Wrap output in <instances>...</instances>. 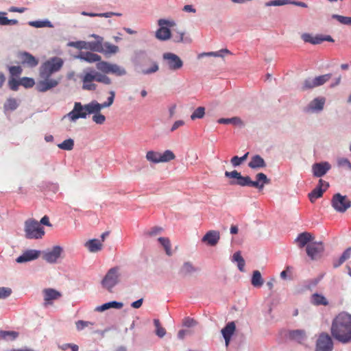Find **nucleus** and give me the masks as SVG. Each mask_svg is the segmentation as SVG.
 <instances>
[{
    "label": "nucleus",
    "instance_id": "nucleus-18",
    "mask_svg": "<svg viewBox=\"0 0 351 351\" xmlns=\"http://www.w3.org/2000/svg\"><path fill=\"white\" fill-rule=\"evenodd\" d=\"M331 168L328 162L315 163L312 166L313 176L317 178L324 176Z\"/></svg>",
    "mask_w": 351,
    "mask_h": 351
},
{
    "label": "nucleus",
    "instance_id": "nucleus-33",
    "mask_svg": "<svg viewBox=\"0 0 351 351\" xmlns=\"http://www.w3.org/2000/svg\"><path fill=\"white\" fill-rule=\"evenodd\" d=\"M158 241L160 243V245L164 247L167 255L169 256H171V244L169 239L167 237H159L158 239Z\"/></svg>",
    "mask_w": 351,
    "mask_h": 351
},
{
    "label": "nucleus",
    "instance_id": "nucleus-2",
    "mask_svg": "<svg viewBox=\"0 0 351 351\" xmlns=\"http://www.w3.org/2000/svg\"><path fill=\"white\" fill-rule=\"evenodd\" d=\"M330 332L332 336L342 343L351 341V315L346 313L338 314L332 320Z\"/></svg>",
    "mask_w": 351,
    "mask_h": 351
},
{
    "label": "nucleus",
    "instance_id": "nucleus-23",
    "mask_svg": "<svg viewBox=\"0 0 351 351\" xmlns=\"http://www.w3.org/2000/svg\"><path fill=\"white\" fill-rule=\"evenodd\" d=\"M314 237L311 233L304 232L298 234L295 239V242L297 243L299 247L302 248L309 242L312 241Z\"/></svg>",
    "mask_w": 351,
    "mask_h": 351
},
{
    "label": "nucleus",
    "instance_id": "nucleus-26",
    "mask_svg": "<svg viewBox=\"0 0 351 351\" xmlns=\"http://www.w3.org/2000/svg\"><path fill=\"white\" fill-rule=\"evenodd\" d=\"M85 246L88 249L90 252H97L101 250L102 243L98 239H94L88 241L85 243Z\"/></svg>",
    "mask_w": 351,
    "mask_h": 351
},
{
    "label": "nucleus",
    "instance_id": "nucleus-54",
    "mask_svg": "<svg viewBox=\"0 0 351 351\" xmlns=\"http://www.w3.org/2000/svg\"><path fill=\"white\" fill-rule=\"evenodd\" d=\"M76 328L78 330H82L86 327H88L89 326H93V324L90 322H86L83 320H79L75 323Z\"/></svg>",
    "mask_w": 351,
    "mask_h": 351
},
{
    "label": "nucleus",
    "instance_id": "nucleus-25",
    "mask_svg": "<svg viewBox=\"0 0 351 351\" xmlns=\"http://www.w3.org/2000/svg\"><path fill=\"white\" fill-rule=\"evenodd\" d=\"M249 167L253 169L263 168L266 167L264 159L259 155H254L252 157L251 160L248 163Z\"/></svg>",
    "mask_w": 351,
    "mask_h": 351
},
{
    "label": "nucleus",
    "instance_id": "nucleus-44",
    "mask_svg": "<svg viewBox=\"0 0 351 351\" xmlns=\"http://www.w3.org/2000/svg\"><path fill=\"white\" fill-rule=\"evenodd\" d=\"M222 53H230V51L228 49H221L218 51H212V52H208V53H202L199 55V58L203 57V56H215V57H223Z\"/></svg>",
    "mask_w": 351,
    "mask_h": 351
},
{
    "label": "nucleus",
    "instance_id": "nucleus-57",
    "mask_svg": "<svg viewBox=\"0 0 351 351\" xmlns=\"http://www.w3.org/2000/svg\"><path fill=\"white\" fill-rule=\"evenodd\" d=\"M162 231H163L162 228L155 226V227L152 228L150 229V230H149V232H147V234L151 237L156 236V235L160 234V232H162Z\"/></svg>",
    "mask_w": 351,
    "mask_h": 351
},
{
    "label": "nucleus",
    "instance_id": "nucleus-62",
    "mask_svg": "<svg viewBox=\"0 0 351 351\" xmlns=\"http://www.w3.org/2000/svg\"><path fill=\"white\" fill-rule=\"evenodd\" d=\"M231 163L234 167L239 166L243 162L241 161V157L235 156L232 158Z\"/></svg>",
    "mask_w": 351,
    "mask_h": 351
},
{
    "label": "nucleus",
    "instance_id": "nucleus-51",
    "mask_svg": "<svg viewBox=\"0 0 351 351\" xmlns=\"http://www.w3.org/2000/svg\"><path fill=\"white\" fill-rule=\"evenodd\" d=\"M35 82L33 78L24 77L21 79V85L25 88H32Z\"/></svg>",
    "mask_w": 351,
    "mask_h": 351
},
{
    "label": "nucleus",
    "instance_id": "nucleus-32",
    "mask_svg": "<svg viewBox=\"0 0 351 351\" xmlns=\"http://www.w3.org/2000/svg\"><path fill=\"white\" fill-rule=\"evenodd\" d=\"M325 104V99L323 97L314 99L309 104V108L313 110H322Z\"/></svg>",
    "mask_w": 351,
    "mask_h": 351
},
{
    "label": "nucleus",
    "instance_id": "nucleus-58",
    "mask_svg": "<svg viewBox=\"0 0 351 351\" xmlns=\"http://www.w3.org/2000/svg\"><path fill=\"white\" fill-rule=\"evenodd\" d=\"M287 3V0H274V1L267 2L266 3V5L267 6H271V5L279 6V5H285Z\"/></svg>",
    "mask_w": 351,
    "mask_h": 351
},
{
    "label": "nucleus",
    "instance_id": "nucleus-19",
    "mask_svg": "<svg viewBox=\"0 0 351 351\" xmlns=\"http://www.w3.org/2000/svg\"><path fill=\"white\" fill-rule=\"evenodd\" d=\"M40 255V251L36 250H28L23 253L22 255L19 256L16 261L18 263H23L25 262L34 261L39 257Z\"/></svg>",
    "mask_w": 351,
    "mask_h": 351
},
{
    "label": "nucleus",
    "instance_id": "nucleus-9",
    "mask_svg": "<svg viewBox=\"0 0 351 351\" xmlns=\"http://www.w3.org/2000/svg\"><path fill=\"white\" fill-rule=\"evenodd\" d=\"M158 24L160 28L156 32V37L160 40H167L171 37V31L168 27L175 25V22L166 19H159Z\"/></svg>",
    "mask_w": 351,
    "mask_h": 351
},
{
    "label": "nucleus",
    "instance_id": "nucleus-49",
    "mask_svg": "<svg viewBox=\"0 0 351 351\" xmlns=\"http://www.w3.org/2000/svg\"><path fill=\"white\" fill-rule=\"evenodd\" d=\"M23 69L19 66H12L9 67L10 77H19L22 73Z\"/></svg>",
    "mask_w": 351,
    "mask_h": 351
},
{
    "label": "nucleus",
    "instance_id": "nucleus-6",
    "mask_svg": "<svg viewBox=\"0 0 351 351\" xmlns=\"http://www.w3.org/2000/svg\"><path fill=\"white\" fill-rule=\"evenodd\" d=\"M256 179V181H252L249 176H242L240 175L238 180L231 182L230 184H237L241 186H252L261 190L263 189L265 184H267L270 182V180L268 179L267 176L263 173H257Z\"/></svg>",
    "mask_w": 351,
    "mask_h": 351
},
{
    "label": "nucleus",
    "instance_id": "nucleus-34",
    "mask_svg": "<svg viewBox=\"0 0 351 351\" xmlns=\"http://www.w3.org/2000/svg\"><path fill=\"white\" fill-rule=\"evenodd\" d=\"M324 190L320 189V187H315L311 193H308V196L311 203H314L316 199L323 196Z\"/></svg>",
    "mask_w": 351,
    "mask_h": 351
},
{
    "label": "nucleus",
    "instance_id": "nucleus-50",
    "mask_svg": "<svg viewBox=\"0 0 351 351\" xmlns=\"http://www.w3.org/2000/svg\"><path fill=\"white\" fill-rule=\"evenodd\" d=\"M21 85V80H18L15 77H10L8 80L9 88L14 91H16L19 89V86Z\"/></svg>",
    "mask_w": 351,
    "mask_h": 351
},
{
    "label": "nucleus",
    "instance_id": "nucleus-52",
    "mask_svg": "<svg viewBox=\"0 0 351 351\" xmlns=\"http://www.w3.org/2000/svg\"><path fill=\"white\" fill-rule=\"evenodd\" d=\"M332 19H337L340 23L344 25H351V17L343 16L339 14H333Z\"/></svg>",
    "mask_w": 351,
    "mask_h": 351
},
{
    "label": "nucleus",
    "instance_id": "nucleus-20",
    "mask_svg": "<svg viewBox=\"0 0 351 351\" xmlns=\"http://www.w3.org/2000/svg\"><path fill=\"white\" fill-rule=\"evenodd\" d=\"M219 239L220 234L218 231L210 230L203 237L202 241L210 246H214L218 243Z\"/></svg>",
    "mask_w": 351,
    "mask_h": 351
},
{
    "label": "nucleus",
    "instance_id": "nucleus-8",
    "mask_svg": "<svg viewBox=\"0 0 351 351\" xmlns=\"http://www.w3.org/2000/svg\"><path fill=\"white\" fill-rule=\"evenodd\" d=\"M146 159L154 163L167 162L175 159L176 156L171 150H165L162 154L154 151H148L145 156Z\"/></svg>",
    "mask_w": 351,
    "mask_h": 351
},
{
    "label": "nucleus",
    "instance_id": "nucleus-29",
    "mask_svg": "<svg viewBox=\"0 0 351 351\" xmlns=\"http://www.w3.org/2000/svg\"><path fill=\"white\" fill-rule=\"evenodd\" d=\"M217 122L220 124H233L235 125H243V121L237 117H234L232 118H221L218 119Z\"/></svg>",
    "mask_w": 351,
    "mask_h": 351
},
{
    "label": "nucleus",
    "instance_id": "nucleus-4",
    "mask_svg": "<svg viewBox=\"0 0 351 351\" xmlns=\"http://www.w3.org/2000/svg\"><path fill=\"white\" fill-rule=\"evenodd\" d=\"M107 74L108 73H103L100 71L97 72L95 70L85 71L82 77V88L86 90H95L97 89V84L93 83L94 81L106 85L110 84L112 80L107 76Z\"/></svg>",
    "mask_w": 351,
    "mask_h": 351
},
{
    "label": "nucleus",
    "instance_id": "nucleus-16",
    "mask_svg": "<svg viewBox=\"0 0 351 351\" xmlns=\"http://www.w3.org/2000/svg\"><path fill=\"white\" fill-rule=\"evenodd\" d=\"M324 250V248L322 243L315 242L307 245L306 253L312 260H314L321 256Z\"/></svg>",
    "mask_w": 351,
    "mask_h": 351
},
{
    "label": "nucleus",
    "instance_id": "nucleus-3",
    "mask_svg": "<svg viewBox=\"0 0 351 351\" xmlns=\"http://www.w3.org/2000/svg\"><path fill=\"white\" fill-rule=\"evenodd\" d=\"M77 58L88 63L97 62L96 68L103 73H111L117 76H122L126 74L124 68L117 64H112L101 60V57L90 51H82L77 56Z\"/></svg>",
    "mask_w": 351,
    "mask_h": 351
},
{
    "label": "nucleus",
    "instance_id": "nucleus-42",
    "mask_svg": "<svg viewBox=\"0 0 351 351\" xmlns=\"http://www.w3.org/2000/svg\"><path fill=\"white\" fill-rule=\"evenodd\" d=\"M5 12H0V15H5ZM18 21L16 19H8L6 16H0V25H16Z\"/></svg>",
    "mask_w": 351,
    "mask_h": 351
},
{
    "label": "nucleus",
    "instance_id": "nucleus-5",
    "mask_svg": "<svg viewBox=\"0 0 351 351\" xmlns=\"http://www.w3.org/2000/svg\"><path fill=\"white\" fill-rule=\"evenodd\" d=\"M85 105L80 102H75L72 111L67 114V117L71 121H75L80 118L85 119L88 114H93V121L97 124H103L106 121V117L100 113V111L88 112L85 110Z\"/></svg>",
    "mask_w": 351,
    "mask_h": 351
},
{
    "label": "nucleus",
    "instance_id": "nucleus-43",
    "mask_svg": "<svg viewBox=\"0 0 351 351\" xmlns=\"http://www.w3.org/2000/svg\"><path fill=\"white\" fill-rule=\"evenodd\" d=\"M154 324L156 327V334L159 337H163L166 334V330L161 326L160 321L158 319H155L154 320Z\"/></svg>",
    "mask_w": 351,
    "mask_h": 351
},
{
    "label": "nucleus",
    "instance_id": "nucleus-61",
    "mask_svg": "<svg viewBox=\"0 0 351 351\" xmlns=\"http://www.w3.org/2000/svg\"><path fill=\"white\" fill-rule=\"evenodd\" d=\"M316 187H320L321 189L324 190L326 191L329 187V183L326 181L320 179L319 180L318 185Z\"/></svg>",
    "mask_w": 351,
    "mask_h": 351
},
{
    "label": "nucleus",
    "instance_id": "nucleus-12",
    "mask_svg": "<svg viewBox=\"0 0 351 351\" xmlns=\"http://www.w3.org/2000/svg\"><path fill=\"white\" fill-rule=\"evenodd\" d=\"M110 96L108 97L106 101L99 104L97 101H92L91 102L85 105V110L88 112H94L97 111H101L102 108H105L110 106L114 99L115 93L113 90L110 91Z\"/></svg>",
    "mask_w": 351,
    "mask_h": 351
},
{
    "label": "nucleus",
    "instance_id": "nucleus-53",
    "mask_svg": "<svg viewBox=\"0 0 351 351\" xmlns=\"http://www.w3.org/2000/svg\"><path fill=\"white\" fill-rule=\"evenodd\" d=\"M159 69L158 64L156 62H152V66L149 69H143L142 71V73L145 75H148L151 73H156Z\"/></svg>",
    "mask_w": 351,
    "mask_h": 351
},
{
    "label": "nucleus",
    "instance_id": "nucleus-28",
    "mask_svg": "<svg viewBox=\"0 0 351 351\" xmlns=\"http://www.w3.org/2000/svg\"><path fill=\"white\" fill-rule=\"evenodd\" d=\"M118 51H119L118 46L106 42V43H104V45L102 44V51L100 53H104L106 55H108V54H115Z\"/></svg>",
    "mask_w": 351,
    "mask_h": 351
},
{
    "label": "nucleus",
    "instance_id": "nucleus-7",
    "mask_svg": "<svg viewBox=\"0 0 351 351\" xmlns=\"http://www.w3.org/2000/svg\"><path fill=\"white\" fill-rule=\"evenodd\" d=\"M25 237L27 239H38L45 234L44 228L35 219H28L25 222Z\"/></svg>",
    "mask_w": 351,
    "mask_h": 351
},
{
    "label": "nucleus",
    "instance_id": "nucleus-40",
    "mask_svg": "<svg viewBox=\"0 0 351 351\" xmlns=\"http://www.w3.org/2000/svg\"><path fill=\"white\" fill-rule=\"evenodd\" d=\"M74 146V141L71 138L64 140L62 143L58 145V147L63 150H72Z\"/></svg>",
    "mask_w": 351,
    "mask_h": 351
},
{
    "label": "nucleus",
    "instance_id": "nucleus-47",
    "mask_svg": "<svg viewBox=\"0 0 351 351\" xmlns=\"http://www.w3.org/2000/svg\"><path fill=\"white\" fill-rule=\"evenodd\" d=\"M205 114V108L204 107H198L191 115V119L195 120L196 119H202Z\"/></svg>",
    "mask_w": 351,
    "mask_h": 351
},
{
    "label": "nucleus",
    "instance_id": "nucleus-30",
    "mask_svg": "<svg viewBox=\"0 0 351 351\" xmlns=\"http://www.w3.org/2000/svg\"><path fill=\"white\" fill-rule=\"evenodd\" d=\"M263 279L259 271L255 270L253 271L251 283L254 287H261L263 285Z\"/></svg>",
    "mask_w": 351,
    "mask_h": 351
},
{
    "label": "nucleus",
    "instance_id": "nucleus-41",
    "mask_svg": "<svg viewBox=\"0 0 351 351\" xmlns=\"http://www.w3.org/2000/svg\"><path fill=\"white\" fill-rule=\"evenodd\" d=\"M315 87H317V85L315 84L314 78H308L304 81L300 89L304 91L308 89H312Z\"/></svg>",
    "mask_w": 351,
    "mask_h": 351
},
{
    "label": "nucleus",
    "instance_id": "nucleus-64",
    "mask_svg": "<svg viewBox=\"0 0 351 351\" xmlns=\"http://www.w3.org/2000/svg\"><path fill=\"white\" fill-rule=\"evenodd\" d=\"M302 38L304 42L311 43L313 36L310 34H304L302 36Z\"/></svg>",
    "mask_w": 351,
    "mask_h": 351
},
{
    "label": "nucleus",
    "instance_id": "nucleus-15",
    "mask_svg": "<svg viewBox=\"0 0 351 351\" xmlns=\"http://www.w3.org/2000/svg\"><path fill=\"white\" fill-rule=\"evenodd\" d=\"M43 293L44 297V305L45 306L52 305L53 300H57L62 297L60 292L52 288L43 289Z\"/></svg>",
    "mask_w": 351,
    "mask_h": 351
},
{
    "label": "nucleus",
    "instance_id": "nucleus-31",
    "mask_svg": "<svg viewBox=\"0 0 351 351\" xmlns=\"http://www.w3.org/2000/svg\"><path fill=\"white\" fill-rule=\"evenodd\" d=\"M289 337L291 339L302 343L306 339L305 332L301 330H293L289 332Z\"/></svg>",
    "mask_w": 351,
    "mask_h": 351
},
{
    "label": "nucleus",
    "instance_id": "nucleus-45",
    "mask_svg": "<svg viewBox=\"0 0 351 351\" xmlns=\"http://www.w3.org/2000/svg\"><path fill=\"white\" fill-rule=\"evenodd\" d=\"M29 25L40 28V27H51L52 25L50 21H31L29 23Z\"/></svg>",
    "mask_w": 351,
    "mask_h": 351
},
{
    "label": "nucleus",
    "instance_id": "nucleus-37",
    "mask_svg": "<svg viewBox=\"0 0 351 351\" xmlns=\"http://www.w3.org/2000/svg\"><path fill=\"white\" fill-rule=\"evenodd\" d=\"M312 302L315 305L324 306L327 305L328 303L326 298L324 296L317 293H315L312 295Z\"/></svg>",
    "mask_w": 351,
    "mask_h": 351
},
{
    "label": "nucleus",
    "instance_id": "nucleus-38",
    "mask_svg": "<svg viewBox=\"0 0 351 351\" xmlns=\"http://www.w3.org/2000/svg\"><path fill=\"white\" fill-rule=\"evenodd\" d=\"M19 104L17 103V101L14 98H9L6 100L5 103L4 104V109L5 110H14L17 108Z\"/></svg>",
    "mask_w": 351,
    "mask_h": 351
},
{
    "label": "nucleus",
    "instance_id": "nucleus-24",
    "mask_svg": "<svg viewBox=\"0 0 351 351\" xmlns=\"http://www.w3.org/2000/svg\"><path fill=\"white\" fill-rule=\"evenodd\" d=\"M235 324L233 322H229L222 330L221 333L226 341V346H228L230 338L235 330Z\"/></svg>",
    "mask_w": 351,
    "mask_h": 351
},
{
    "label": "nucleus",
    "instance_id": "nucleus-46",
    "mask_svg": "<svg viewBox=\"0 0 351 351\" xmlns=\"http://www.w3.org/2000/svg\"><path fill=\"white\" fill-rule=\"evenodd\" d=\"M330 78L331 74L328 73L316 77L314 78V80L317 87L327 82Z\"/></svg>",
    "mask_w": 351,
    "mask_h": 351
},
{
    "label": "nucleus",
    "instance_id": "nucleus-48",
    "mask_svg": "<svg viewBox=\"0 0 351 351\" xmlns=\"http://www.w3.org/2000/svg\"><path fill=\"white\" fill-rule=\"evenodd\" d=\"M197 269L193 267L190 262H185L181 269V271L185 274H191L195 271Z\"/></svg>",
    "mask_w": 351,
    "mask_h": 351
},
{
    "label": "nucleus",
    "instance_id": "nucleus-55",
    "mask_svg": "<svg viewBox=\"0 0 351 351\" xmlns=\"http://www.w3.org/2000/svg\"><path fill=\"white\" fill-rule=\"evenodd\" d=\"M69 46L74 47L77 49H87V42L86 41H77L72 42L69 44Z\"/></svg>",
    "mask_w": 351,
    "mask_h": 351
},
{
    "label": "nucleus",
    "instance_id": "nucleus-17",
    "mask_svg": "<svg viewBox=\"0 0 351 351\" xmlns=\"http://www.w3.org/2000/svg\"><path fill=\"white\" fill-rule=\"evenodd\" d=\"M62 252V248L60 246L56 245L53 247L51 250L45 252L43 258L49 263H54L60 258Z\"/></svg>",
    "mask_w": 351,
    "mask_h": 351
},
{
    "label": "nucleus",
    "instance_id": "nucleus-1",
    "mask_svg": "<svg viewBox=\"0 0 351 351\" xmlns=\"http://www.w3.org/2000/svg\"><path fill=\"white\" fill-rule=\"evenodd\" d=\"M64 61L61 58L53 57L44 62L39 68L40 80L36 84V89L40 93H45L51 90L60 84L61 77H51V75L59 71L63 66Z\"/></svg>",
    "mask_w": 351,
    "mask_h": 351
},
{
    "label": "nucleus",
    "instance_id": "nucleus-56",
    "mask_svg": "<svg viewBox=\"0 0 351 351\" xmlns=\"http://www.w3.org/2000/svg\"><path fill=\"white\" fill-rule=\"evenodd\" d=\"M12 293V289L8 287H0V299L9 297Z\"/></svg>",
    "mask_w": 351,
    "mask_h": 351
},
{
    "label": "nucleus",
    "instance_id": "nucleus-36",
    "mask_svg": "<svg viewBox=\"0 0 351 351\" xmlns=\"http://www.w3.org/2000/svg\"><path fill=\"white\" fill-rule=\"evenodd\" d=\"M19 336V333L15 331H0V339L5 340H14Z\"/></svg>",
    "mask_w": 351,
    "mask_h": 351
},
{
    "label": "nucleus",
    "instance_id": "nucleus-22",
    "mask_svg": "<svg viewBox=\"0 0 351 351\" xmlns=\"http://www.w3.org/2000/svg\"><path fill=\"white\" fill-rule=\"evenodd\" d=\"M91 36L96 38V40L87 42V49L100 53L102 51L104 38L96 34H92Z\"/></svg>",
    "mask_w": 351,
    "mask_h": 351
},
{
    "label": "nucleus",
    "instance_id": "nucleus-11",
    "mask_svg": "<svg viewBox=\"0 0 351 351\" xmlns=\"http://www.w3.org/2000/svg\"><path fill=\"white\" fill-rule=\"evenodd\" d=\"M332 207L339 213H344L351 206V202L346 195L336 193L333 195L331 201Z\"/></svg>",
    "mask_w": 351,
    "mask_h": 351
},
{
    "label": "nucleus",
    "instance_id": "nucleus-39",
    "mask_svg": "<svg viewBox=\"0 0 351 351\" xmlns=\"http://www.w3.org/2000/svg\"><path fill=\"white\" fill-rule=\"evenodd\" d=\"M351 256V247H348L343 252L341 257L339 258L338 263H334V267H337L343 264L346 260L350 258Z\"/></svg>",
    "mask_w": 351,
    "mask_h": 351
},
{
    "label": "nucleus",
    "instance_id": "nucleus-60",
    "mask_svg": "<svg viewBox=\"0 0 351 351\" xmlns=\"http://www.w3.org/2000/svg\"><path fill=\"white\" fill-rule=\"evenodd\" d=\"M184 123H185L184 121L182 120H178V121H175L171 128V132H174L179 128L183 126L184 125Z\"/></svg>",
    "mask_w": 351,
    "mask_h": 351
},
{
    "label": "nucleus",
    "instance_id": "nucleus-35",
    "mask_svg": "<svg viewBox=\"0 0 351 351\" xmlns=\"http://www.w3.org/2000/svg\"><path fill=\"white\" fill-rule=\"evenodd\" d=\"M232 261L237 263L238 268L241 271H244L245 261L241 256L240 252H237L233 254Z\"/></svg>",
    "mask_w": 351,
    "mask_h": 351
},
{
    "label": "nucleus",
    "instance_id": "nucleus-21",
    "mask_svg": "<svg viewBox=\"0 0 351 351\" xmlns=\"http://www.w3.org/2000/svg\"><path fill=\"white\" fill-rule=\"evenodd\" d=\"M22 64H26L33 68L38 65V60L28 52H23L20 54Z\"/></svg>",
    "mask_w": 351,
    "mask_h": 351
},
{
    "label": "nucleus",
    "instance_id": "nucleus-59",
    "mask_svg": "<svg viewBox=\"0 0 351 351\" xmlns=\"http://www.w3.org/2000/svg\"><path fill=\"white\" fill-rule=\"evenodd\" d=\"M241 173L238 172L236 170H234L232 171H226L225 172V176L227 178H235L237 180H238Z\"/></svg>",
    "mask_w": 351,
    "mask_h": 351
},
{
    "label": "nucleus",
    "instance_id": "nucleus-27",
    "mask_svg": "<svg viewBox=\"0 0 351 351\" xmlns=\"http://www.w3.org/2000/svg\"><path fill=\"white\" fill-rule=\"evenodd\" d=\"M123 304L121 302H118L116 301H112L110 302L105 303L101 306H97L95 310L97 311L102 312L106 310H108L110 308H114L117 309H120L123 307Z\"/></svg>",
    "mask_w": 351,
    "mask_h": 351
},
{
    "label": "nucleus",
    "instance_id": "nucleus-10",
    "mask_svg": "<svg viewBox=\"0 0 351 351\" xmlns=\"http://www.w3.org/2000/svg\"><path fill=\"white\" fill-rule=\"evenodd\" d=\"M119 268L113 267L108 270L101 281L102 286L110 292L119 282Z\"/></svg>",
    "mask_w": 351,
    "mask_h": 351
},
{
    "label": "nucleus",
    "instance_id": "nucleus-14",
    "mask_svg": "<svg viewBox=\"0 0 351 351\" xmlns=\"http://www.w3.org/2000/svg\"><path fill=\"white\" fill-rule=\"evenodd\" d=\"M168 68L172 71H177L183 66V61L175 53L167 52L162 55Z\"/></svg>",
    "mask_w": 351,
    "mask_h": 351
},
{
    "label": "nucleus",
    "instance_id": "nucleus-13",
    "mask_svg": "<svg viewBox=\"0 0 351 351\" xmlns=\"http://www.w3.org/2000/svg\"><path fill=\"white\" fill-rule=\"evenodd\" d=\"M333 341L330 336L326 333L322 332L316 341L315 351H332Z\"/></svg>",
    "mask_w": 351,
    "mask_h": 351
},
{
    "label": "nucleus",
    "instance_id": "nucleus-63",
    "mask_svg": "<svg viewBox=\"0 0 351 351\" xmlns=\"http://www.w3.org/2000/svg\"><path fill=\"white\" fill-rule=\"evenodd\" d=\"M322 42H323L322 36L317 35L315 36H313V39L312 40L311 44L317 45V44L322 43Z\"/></svg>",
    "mask_w": 351,
    "mask_h": 351
}]
</instances>
